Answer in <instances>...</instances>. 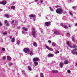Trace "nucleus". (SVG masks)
<instances>
[{
	"label": "nucleus",
	"instance_id": "47",
	"mask_svg": "<svg viewBox=\"0 0 77 77\" xmlns=\"http://www.w3.org/2000/svg\"><path fill=\"white\" fill-rule=\"evenodd\" d=\"M40 31L42 32V33H43V30H42V29H40Z\"/></svg>",
	"mask_w": 77,
	"mask_h": 77
},
{
	"label": "nucleus",
	"instance_id": "41",
	"mask_svg": "<svg viewBox=\"0 0 77 77\" xmlns=\"http://www.w3.org/2000/svg\"><path fill=\"white\" fill-rule=\"evenodd\" d=\"M49 8L50 9V11H53V9H52V8H51L50 7Z\"/></svg>",
	"mask_w": 77,
	"mask_h": 77
},
{
	"label": "nucleus",
	"instance_id": "2",
	"mask_svg": "<svg viewBox=\"0 0 77 77\" xmlns=\"http://www.w3.org/2000/svg\"><path fill=\"white\" fill-rule=\"evenodd\" d=\"M66 44L68 45V47H70L71 48H77V46H76V44H74L72 46H71V45L69 44V41H68L66 42Z\"/></svg>",
	"mask_w": 77,
	"mask_h": 77
},
{
	"label": "nucleus",
	"instance_id": "24",
	"mask_svg": "<svg viewBox=\"0 0 77 77\" xmlns=\"http://www.w3.org/2000/svg\"><path fill=\"white\" fill-rule=\"evenodd\" d=\"M58 71L57 70H52V72H53V73H57L58 72Z\"/></svg>",
	"mask_w": 77,
	"mask_h": 77
},
{
	"label": "nucleus",
	"instance_id": "62",
	"mask_svg": "<svg viewBox=\"0 0 77 77\" xmlns=\"http://www.w3.org/2000/svg\"><path fill=\"white\" fill-rule=\"evenodd\" d=\"M70 26H71V25H69V27H70Z\"/></svg>",
	"mask_w": 77,
	"mask_h": 77
},
{
	"label": "nucleus",
	"instance_id": "64",
	"mask_svg": "<svg viewBox=\"0 0 77 77\" xmlns=\"http://www.w3.org/2000/svg\"><path fill=\"white\" fill-rule=\"evenodd\" d=\"M35 2H38V0H35Z\"/></svg>",
	"mask_w": 77,
	"mask_h": 77
},
{
	"label": "nucleus",
	"instance_id": "30",
	"mask_svg": "<svg viewBox=\"0 0 77 77\" xmlns=\"http://www.w3.org/2000/svg\"><path fill=\"white\" fill-rule=\"evenodd\" d=\"M11 9H14L15 8V6H11Z\"/></svg>",
	"mask_w": 77,
	"mask_h": 77
},
{
	"label": "nucleus",
	"instance_id": "15",
	"mask_svg": "<svg viewBox=\"0 0 77 77\" xmlns=\"http://www.w3.org/2000/svg\"><path fill=\"white\" fill-rule=\"evenodd\" d=\"M7 60H11V58L9 56H8L7 57Z\"/></svg>",
	"mask_w": 77,
	"mask_h": 77
},
{
	"label": "nucleus",
	"instance_id": "20",
	"mask_svg": "<svg viewBox=\"0 0 77 77\" xmlns=\"http://www.w3.org/2000/svg\"><path fill=\"white\" fill-rule=\"evenodd\" d=\"M10 16H11L10 15H9L8 14H7L5 15V17H6L8 18H9Z\"/></svg>",
	"mask_w": 77,
	"mask_h": 77
},
{
	"label": "nucleus",
	"instance_id": "17",
	"mask_svg": "<svg viewBox=\"0 0 77 77\" xmlns=\"http://www.w3.org/2000/svg\"><path fill=\"white\" fill-rule=\"evenodd\" d=\"M29 55L30 56H33V51H30Z\"/></svg>",
	"mask_w": 77,
	"mask_h": 77
},
{
	"label": "nucleus",
	"instance_id": "4",
	"mask_svg": "<svg viewBox=\"0 0 77 77\" xmlns=\"http://www.w3.org/2000/svg\"><path fill=\"white\" fill-rule=\"evenodd\" d=\"M54 31L55 35H60V32H59V31L57 30L56 29H54Z\"/></svg>",
	"mask_w": 77,
	"mask_h": 77
},
{
	"label": "nucleus",
	"instance_id": "16",
	"mask_svg": "<svg viewBox=\"0 0 77 77\" xmlns=\"http://www.w3.org/2000/svg\"><path fill=\"white\" fill-rule=\"evenodd\" d=\"M63 63H60V66L61 67V68H62L63 66Z\"/></svg>",
	"mask_w": 77,
	"mask_h": 77
},
{
	"label": "nucleus",
	"instance_id": "5",
	"mask_svg": "<svg viewBox=\"0 0 77 77\" xmlns=\"http://www.w3.org/2000/svg\"><path fill=\"white\" fill-rule=\"evenodd\" d=\"M29 17H31V18H33V21H35L36 20V15H33V14H30L29 15Z\"/></svg>",
	"mask_w": 77,
	"mask_h": 77
},
{
	"label": "nucleus",
	"instance_id": "53",
	"mask_svg": "<svg viewBox=\"0 0 77 77\" xmlns=\"http://www.w3.org/2000/svg\"><path fill=\"white\" fill-rule=\"evenodd\" d=\"M20 28H21V27L19 26L17 27V29H20Z\"/></svg>",
	"mask_w": 77,
	"mask_h": 77
},
{
	"label": "nucleus",
	"instance_id": "52",
	"mask_svg": "<svg viewBox=\"0 0 77 77\" xmlns=\"http://www.w3.org/2000/svg\"><path fill=\"white\" fill-rule=\"evenodd\" d=\"M48 42H49V43H51V41L50 40H49L48 41Z\"/></svg>",
	"mask_w": 77,
	"mask_h": 77
},
{
	"label": "nucleus",
	"instance_id": "58",
	"mask_svg": "<svg viewBox=\"0 0 77 77\" xmlns=\"http://www.w3.org/2000/svg\"><path fill=\"white\" fill-rule=\"evenodd\" d=\"M55 8H58V6H55Z\"/></svg>",
	"mask_w": 77,
	"mask_h": 77
},
{
	"label": "nucleus",
	"instance_id": "51",
	"mask_svg": "<svg viewBox=\"0 0 77 77\" xmlns=\"http://www.w3.org/2000/svg\"><path fill=\"white\" fill-rule=\"evenodd\" d=\"M38 17H41V14H38Z\"/></svg>",
	"mask_w": 77,
	"mask_h": 77
},
{
	"label": "nucleus",
	"instance_id": "29",
	"mask_svg": "<svg viewBox=\"0 0 77 77\" xmlns=\"http://www.w3.org/2000/svg\"><path fill=\"white\" fill-rule=\"evenodd\" d=\"M52 45L54 47H55V46H56V43L55 42H53L52 43Z\"/></svg>",
	"mask_w": 77,
	"mask_h": 77
},
{
	"label": "nucleus",
	"instance_id": "36",
	"mask_svg": "<svg viewBox=\"0 0 77 77\" xmlns=\"http://www.w3.org/2000/svg\"><path fill=\"white\" fill-rule=\"evenodd\" d=\"M20 41L18 40L17 41V44L18 45L19 44H20Z\"/></svg>",
	"mask_w": 77,
	"mask_h": 77
},
{
	"label": "nucleus",
	"instance_id": "1",
	"mask_svg": "<svg viewBox=\"0 0 77 77\" xmlns=\"http://www.w3.org/2000/svg\"><path fill=\"white\" fill-rule=\"evenodd\" d=\"M32 34L33 37L35 38L37 36V31L35 30L34 28H32Z\"/></svg>",
	"mask_w": 77,
	"mask_h": 77
},
{
	"label": "nucleus",
	"instance_id": "10",
	"mask_svg": "<svg viewBox=\"0 0 77 77\" xmlns=\"http://www.w3.org/2000/svg\"><path fill=\"white\" fill-rule=\"evenodd\" d=\"M77 51V49L75 48L74 49V50H72L71 53L73 54H75V53L76 51Z\"/></svg>",
	"mask_w": 77,
	"mask_h": 77
},
{
	"label": "nucleus",
	"instance_id": "49",
	"mask_svg": "<svg viewBox=\"0 0 77 77\" xmlns=\"http://www.w3.org/2000/svg\"><path fill=\"white\" fill-rule=\"evenodd\" d=\"M24 32H25L24 31H22V33L23 34H24Z\"/></svg>",
	"mask_w": 77,
	"mask_h": 77
},
{
	"label": "nucleus",
	"instance_id": "32",
	"mask_svg": "<svg viewBox=\"0 0 77 77\" xmlns=\"http://www.w3.org/2000/svg\"><path fill=\"white\" fill-rule=\"evenodd\" d=\"M63 27L65 29H68V26H67L64 25V26H63Z\"/></svg>",
	"mask_w": 77,
	"mask_h": 77
},
{
	"label": "nucleus",
	"instance_id": "44",
	"mask_svg": "<svg viewBox=\"0 0 77 77\" xmlns=\"http://www.w3.org/2000/svg\"><path fill=\"white\" fill-rule=\"evenodd\" d=\"M8 65H12V63H8Z\"/></svg>",
	"mask_w": 77,
	"mask_h": 77
},
{
	"label": "nucleus",
	"instance_id": "60",
	"mask_svg": "<svg viewBox=\"0 0 77 77\" xmlns=\"http://www.w3.org/2000/svg\"><path fill=\"white\" fill-rule=\"evenodd\" d=\"M75 54H76V55H77V51H76L75 52Z\"/></svg>",
	"mask_w": 77,
	"mask_h": 77
},
{
	"label": "nucleus",
	"instance_id": "28",
	"mask_svg": "<svg viewBox=\"0 0 77 77\" xmlns=\"http://www.w3.org/2000/svg\"><path fill=\"white\" fill-rule=\"evenodd\" d=\"M40 77H44V75H43V73H40Z\"/></svg>",
	"mask_w": 77,
	"mask_h": 77
},
{
	"label": "nucleus",
	"instance_id": "25",
	"mask_svg": "<svg viewBox=\"0 0 77 77\" xmlns=\"http://www.w3.org/2000/svg\"><path fill=\"white\" fill-rule=\"evenodd\" d=\"M34 64L35 66H37V65H38V63L37 62H35L34 63Z\"/></svg>",
	"mask_w": 77,
	"mask_h": 77
},
{
	"label": "nucleus",
	"instance_id": "33",
	"mask_svg": "<svg viewBox=\"0 0 77 77\" xmlns=\"http://www.w3.org/2000/svg\"><path fill=\"white\" fill-rule=\"evenodd\" d=\"M72 41H73V42H74V41H75V40H74V37H72Z\"/></svg>",
	"mask_w": 77,
	"mask_h": 77
},
{
	"label": "nucleus",
	"instance_id": "54",
	"mask_svg": "<svg viewBox=\"0 0 77 77\" xmlns=\"http://www.w3.org/2000/svg\"><path fill=\"white\" fill-rule=\"evenodd\" d=\"M2 23L0 22V26H2Z\"/></svg>",
	"mask_w": 77,
	"mask_h": 77
},
{
	"label": "nucleus",
	"instance_id": "43",
	"mask_svg": "<svg viewBox=\"0 0 77 77\" xmlns=\"http://www.w3.org/2000/svg\"><path fill=\"white\" fill-rule=\"evenodd\" d=\"M14 20H12V21L11 22V24H13L14 23Z\"/></svg>",
	"mask_w": 77,
	"mask_h": 77
},
{
	"label": "nucleus",
	"instance_id": "23",
	"mask_svg": "<svg viewBox=\"0 0 77 77\" xmlns=\"http://www.w3.org/2000/svg\"><path fill=\"white\" fill-rule=\"evenodd\" d=\"M28 69L29 70V71H32V68H31V67L30 66H28Z\"/></svg>",
	"mask_w": 77,
	"mask_h": 77
},
{
	"label": "nucleus",
	"instance_id": "50",
	"mask_svg": "<svg viewBox=\"0 0 77 77\" xmlns=\"http://www.w3.org/2000/svg\"><path fill=\"white\" fill-rule=\"evenodd\" d=\"M75 27L77 26V23H75Z\"/></svg>",
	"mask_w": 77,
	"mask_h": 77
},
{
	"label": "nucleus",
	"instance_id": "6",
	"mask_svg": "<svg viewBox=\"0 0 77 77\" xmlns=\"http://www.w3.org/2000/svg\"><path fill=\"white\" fill-rule=\"evenodd\" d=\"M29 51L30 49L28 48H25L23 49V51H24V52L26 53H28V52H29Z\"/></svg>",
	"mask_w": 77,
	"mask_h": 77
},
{
	"label": "nucleus",
	"instance_id": "46",
	"mask_svg": "<svg viewBox=\"0 0 77 77\" xmlns=\"http://www.w3.org/2000/svg\"><path fill=\"white\" fill-rule=\"evenodd\" d=\"M60 26H62V27H63V26H64V25H63V23H61Z\"/></svg>",
	"mask_w": 77,
	"mask_h": 77
},
{
	"label": "nucleus",
	"instance_id": "21",
	"mask_svg": "<svg viewBox=\"0 0 77 77\" xmlns=\"http://www.w3.org/2000/svg\"><path fill=\"white\" fill-rule=\"evenodd\" d=\"M15 41V38L14 37L11 40V42H14Z\"/></svg>",
	"mask_w": 77,
	"mask_h": 77
},
{
	"label": "nucleus",
	"instance_id": "9",
	"mask_svg": "<svg viewBox=\"0 0 77 77\" xmlns=\"http://www.w3.org/2000/svg\"><path fill=\"white\" fill-rule=\"evenodd\" d=\"M4 23L5 24H6V26H9V22L8 21L6 20H5Z\"/></svg>",
	"mask_w": 77,
	"mask_h": 77
},
{
	"label": "nucleus",
	"instance_id": "39",
	"mask_svg": "<svg viewBox=\"0 0 77 77\" xmlns=\"http://www.w3.org/2000/svg\"><path fill=\"white\" fill-rule=\"evenodd\" d=\"M24 75H25V77H27L28 76V75H27L26 73L24 74Z\"/></svg>",
	"mask_w": 77,
	"mask_h": 77
},
{
	"label": "nucleus",
	"instance_id": "19",
	"mask_svg": "<svg viewBox=\"0 0 77 77\" xmlns=\"http://www.w3.org/2000/svg\"><path fill=\"white\" fill-rule=\"evenodd\" d=\"M69 62V61L68 60H65L64 62V64H66V65L68 64V63Z\"/></svg>",
	"mask_w": 77,
	"mask_h": 77
},
{
	"label": "nucleus",
	"instance_id": "55",
	"mask_svg": "<svg viewBox=\"0 0 77 77\" xmlns=\"http://www.w3.org/2000/svg\"><path fill=\"white\" fill-rule=\"evenodd\" d=\"M12 36H10V39H12Z\"/></svg>",
	"mask_w": 77,
	"mask_h": 77
},
{
	"label": "nucleus",
	"instance_id": "40",
	"mask_svg": "<svg viewBox=\"0 0 77 77\" xmlns=\"http://www.w3.org/2000/svg\"><path fill=\"white\" fill-rule=\"evenodd\" d=\"M2 50L3 51H5V48H3L2 49Z\"/></svg>",
	"mask_w": 77,
	"mask_h": 77
},
{
	"label": "nucleus",
	"instance_id": "56",
	"mask_svg": "<svg viewBox=\"0 0 77 77\" xmlns=\"http://www.w3.org/2000/svg\"><path fill=\"white\" fill-rule=\"evenodd\" d=\"M13 5H14V4H15V2H13Z\"/></svg>",
	"mask_w": 77,
	"mask_h": 77
},
{
	"label": "nucleus",
	"instance_id": "27",
	"mask_svg": "<svg viewBox=\"0 0 77 77\" xmlns=\"http://www.w3.org/2000/svg\"><path fill=\"white\" fill-rule=\"evenodd\" d=\"M7 34H8V32H7L5 31L3 33V34L4 35H7Z\"/></svg>",
	"mask_w": 77,
	"mask_h": 77
},
{
	"label": "nucleus",
	"instance_id": "13",
	"mask_svg": "<svg viewBox=\"0 0 77 77\" xmlns=\"http://www.w3.org/2000/svg\"><path fill=\"white\" fill-rule=\"evenodd\" d=\"M33 61H39V59L38 58V57H35L33 59Z\"/></svg>",
	"mask_w": 77,
	"mask_h": 77
},
{
	"label": "nucleus",
	"instance_id": "7",
	"mask_svg": "<svg viewBox=\"0 0 77 77\" xmlns=\"http://www.w3.org/2000/svg\"><path fill=\"white\" fill-rule=\"evenodd\" d=\"M45 48H47V49H48V50H49V51H53V49L52 48H49V47L47 46V45H45Z\"/></svg>",
	"mask_w": 77,
	"mask_h": 77
},
{
	"label": "nucleus",
	"instance_id": "48",
	"mask_svg": "<svg viewBox=\"0 0 77 77\" xmlns=\"http://www.w3.org/2000/svg\"><path fill=\"white\" fill-rule=\"evenodd\" d=\"M67 72L68 73H71V71L69 70H67Z\"/></svg>",
	"mask_w": 77,
	"mask_h": 77
},
{
	"label": "nucleus",
	"instance_id": "37",
	"mask_svg": "<svg viewBox=\"0 0 77 77\" xmlns=\"http://www.w3.org/2000/svg\"><path fill=\"white\" fill-rule=\"evenodd\" d=\"M67 36H68V37H69V36H70V34L69 33H67Z\"/></svg>",
	"mask_w": 77,
	"mask_h": 77
},
{
	"label": "nucleus",
	"instance_id": "59",
	"mask_svg": "<svg viewBox=\"0 0 77 77\" xmlns=\"http://www.w3.org/2000/svg\"><path fill=\"white\" fill-rule=\"evenodd\" d=\"M8 9H11V7H8Z\"/></svg>",
	"mask_w": 77,
	"mask_h": 77
},
{
	"label": "nucleus",
	"instance_id": "31",
	"mask_svg": "<svg viewBox=\"0 0 77 77\" xmlns=\"http://www.w3.org/2000/svg\"><path fill=\"white\" fill-rule=\"evenodd\" d=\"M59 53V51L57 50L54 53L55 54H57V53Z\"/></svg>",
	"mask_w": 77,
	"mask_h": 77
},
{
	"label": "nucleus",
	"instance_id": "18",
	"mask_svg": "<svg viewBox=\"0 0 77 77\" xmlns=\"http://www.w3.org/2000/svg\"><path fill=\"white\" fill-rule=\"evenodd\" d=\"M74 0H68V3H72V2H74Z\"/></svg>",
	"mask_w": 77,
	"mask_h": 77
},
{
	"label": "nucleus",
	"instance_id": "45",
	"mask_svg": "<svg viewBox=\"0 0 77 77\" xmlns=\"http://www.w3.org/2000/svg\"><path fill=\"white\" fill-rule=\"evenodd\" d=\"M6 57L5 56H4V57H3L2 59L4 60H5L6 59Z\"/></svg>",
	"mask_w": 77,
	"mask_h": 77
},
{
	"label": "nucleus",
	"instance_id": "3",
	"mask_svg": "<svg viewBox=\"0 0 77 77\" xmlns=\"http://www.w3.org/2000/svg\"><path fill=\"white\" fill-rule=\"evenodd\" d=\"M56 12L57 14H60L62 13H63V10L61 8H58L56 10Z\"/></svg>",
	"mask_w": 77,
	"mask_h": 77
},
{
	"label": "nucleus",
	"instance_id": "35",
	"mask_svg": "<svg viewBox=\"0 0 77 77\" xmlns=\"http://www.w3.org/2000/svg\"><path fill=\"white\" fill-rule=\"evenodd\" d=\"M22 71L24 75L26 73H25V71H24V70H22Z\"/></svg>",
	"mask_w": 77,
	"mask_h": 77
},
{
	"label": "nucleus",
	"instance_id": "38",
	"mask_svg": "<svg viewBox=\"0 0 77 77\" xmlns=\"http://www.w3.org/2000/svg\"><path fill=\"white\" fill-rule=\"evenodd\" d=\"M17 24L18 22H16L14 24V26H17Z\"/></svg>",
	"mask_w": 77,
	"mask_h": 77
},
{
	"label": "nucleus",
	"instance_id": "8",
	"mask_svg": "<svg viewBox=\"0 0 77 77\" xmlns=\"http://www.w3.org/2000/svg\"><path fill=\"white\" fill-rule=\"evenodd\" d=\"M51 22H45V24L46 26H47V27H49V26L51 25Z\"/></svg>",
	"mask_w": 77,
	"mask_h": 77
},
{
	"label": "nucleus",
	"instance_id": "12",
	"mask_svg": "<svg viewBox=\"0 0 77 77\" xmlns=\"http://www.w3.org/2000/svg\"><path fill=\"white\" fill-rule=\"evenodd\" d=\"M54 56V54H49L48 55V57H52Z\"/></svg>",
	"mask_w": 77,
	"mask_h": 77
},
{
	"label": "nucleus",
	"instance_id": "63",
	"mask_svg": "<svg viewBox=\"0 0 77 77\" xmlns=\"http://www.w3.org/2000/svg\"><path fill=\"white\" fill-rule=\"evenodd\" d=\"M46 19H48V17H46Z\"/></svg>",
	"mask_w": 77,
	"mask_h": 77
},
{
	"label": "nucleus",
	"instance_id": "42",
	"mask_svg": "<svg viewBox=\"0 0 77 77\" xmlns=\"http://www.w3.org/2000/svg\"><path fill=\"white\" fill-rule=\"evenodd\" d=\"M69 13L71 15H72V16L73 15V14L71 12H69Z\"/></svg>",
	"mask_w": 77,
	"mask_h": 77
},
{
	"label": "nucleus",
	"instance_id": "11",
	"mask_svg": "<svg viewBox=\"0 0 77 77\" xmlns=\"http://www.w3.org/2000/svg\"><path fill=\"white\" fill-rule=\"evenodd\" d=\"M7 2H6V1H2L1 2L0 1V4H2V5H5L6 4Z\"/></svg>",
	"mask_w": 77,
	"mask_h": 77
},
{
	"label": "nucleus",
	"instance_id": "34",
	"mask_svg": "<svg viewBox=\"0 0 77 77\" xmlns=\"http://www.w3.org/2000/svg\"><path fill=\"white\" fill-rule=\"evenodd\" d=\"M40 3H44V1L43 0H40Z\"/></svg>",
	"mask_w": 77,
	"mask_h": 77
},
{
	"label": "nucleus",
	"instance_id": "61",
	"mask_svg": "<svg viewBox=\"0 0 77 77\" xmlns=\"http://www.w3.org/2000/svg\"><path fill=\"white\" fill-rule=\"evenodd\" d=\"M35 77H38V75H37L35 76Z\"/></svg>",
	"mask_w": 77,
	"mask_h": 77
},
{
	"label": "nucleus",
	"instance_id": "26",
	"mask_svg": "<svg viewBox=\"0 0 77 77\" xmlns=\"http://www.w3.org/2000/svg\"><path fill=\"white\" fill-rule=\"evenodd\" d=\"M22 29H23L24 30L25 32H26V31H27V28H26L24 27H23L22 28Z\"/></svg>",
	"mask_w": 77,
	"mask_h": 77
},
{
	"label": "nucleus",
	"instance_id": "22",
	"mask_svg": "<svg viewBox=\"0 0 77 77\" xmlns=\"http://www.w3.org/2000/svg\"><path fill=\"white\" fill-rule=\"evenodd\" d=\"M72 8L73 9H74V10H76L77 8V6H73L72 7Z\"/></svg>",
	"mask_w": 77,
	"mask_h": 77
},
{
	"label": "nucleus",
	"instance_id": "14",
	"mask_svg": "<svg viewBox=\"0 0 77 77\" xmlns=\"http://www.w3.org/2000/svg\"><path fill=\"white\" fill-rule=\"evenodd\" d=\"M33 45L34 46V47H37V46H38V45L37 44V43H36V42H33Z\"/></svg>",
	"mask_w": 77,
	"mask_h": 77
},
{
	"label": "nucleus",
	"instance_id": "57",
	"mask_svg": "<svg viewBox=\"0 0 77 77\" xmlns=\"http://www.w3.org/2000/svg\"><path fill=\"white\" fill-rule=\"evenodd\" d=\"M0 11H3V9H0Z\"/></svg>",
	"mask_w": 77,
	"mask_h": 77
}]
</instances>
